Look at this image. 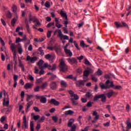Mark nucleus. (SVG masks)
<instances>
[{"label": "nucleus", "mask_w": 131, "mask_h": 131, "mask_svg": "<svg viewBox=\"0 0 131 131\" xmlns=\"http://www.w3.org/2000/svg\"><path fill=\"white\" fill-rule=\"evenodd\" d=\"M74 44L75 47H76V49L78 50V51H80V48L78 47V44L76 42V41H74Z\"/></svg>", "instance_id": "nucleus-43"}, {"label": "nucleus", "mask_w": 131, "mask_h": 131, "mask_svg": "<svg viewBox=\"0 0 131 131\" xmlns=\"http://www.w3.org/2000/svg\"><path fill=\"white\" fill-rule=\"evenodd\" d=\"M19 62H18V66L22 69V71H25V68H24V65L23 64V63L22 62V61L20 60V59H18Z\"/></svg>", "instance_id": "nucleus-16"}, {"label": "nucleus", "mask_w": 131, "mask_h": 131, "mask_svg": "<svg viewBox=\"0 0 131 131\" xmlns=\"http://www.w3.org/2000/svg\"><path fill=\"white\" fill-rule=\"evenodd\" d=\"M71 129L70 130H76V126L75 124H74L73 126H71Z\"/></svg>", "instance_id": "nucleus-59"}, {"label": "nucleus", "mask_w": 131, "mask_h": 131, "mask_svg": "<svg viewBox=\"0 0 131 131\" xmlns=\"http://www.w3.org/2000/svg\"><path fill=\"white\" fill-rule=\"evenodd\" d=\"M99 99H101V101L102 103H105L107 101V97L105 96V94H102L96 96L94 98V101H98Z\"/></svg>", "instance_id": "nucleus-3"}, {"label": "nucleus", "mask_w": 131, "mask_h": 131, "mask_svg": "<svg viewBox=\"0 0 131 131\" xmlns=\"http://www.w3.org/2000/svg\"><path fill=\"white\" fill-rule=\"evenodd\" d=\"M80 46L82 48H85V43H84V41H83V40L80 41Z\"/></svg>", "instance_id": "nucleus-44"}, {"label": "nucleus", "mask_w": 131, "mask_h": 131, "mask_svg": "<svg viewBox=\"0 0 131 131\" xmlns=\"http://www.w3.org/2000/svg\"><path fill=\"white\" fill-rule=\"evenodd\" d=\"M93 116H95V117L94 118V120H93L92 121V123H96V121L98 120V119H99V115H98V112H97V111H94L93 112Z\"/></svg>", "instance_id": "nucleus-9"}, {"label": "nucleus", "mask_w": 131, "mask_h": 131, "mask_svg": "<svg viewBox=\"0 0 131 131\" xmlns=\"http://www.w3.org/2000/svg\"><path fill=\"white\" fill-rule=\"evenodd\" d=\"M114 86H111V88H112L113 89H114L115 90H121L122 89V87L121 85H114V83H113Z\"/></svg>", "instance_id": "nucleus-31"}, {"label": "nucleus", "mask_w": 131, "mask_h": 131, "mask_svg": "<svg viewBox=\"0 0 131 131\" xmlns=\"http://www.w3.org/2000/svg\"><path fill=\"white\" fill-rule=\"evenodd\" d=\"M122 24L123 25V27H126V28H128V29H129V27H128V26L125 23L122 21Z\"/></svg>", "instance_id": "nucleus-50"}, {"label": "nucleus", "mask_w": 131, "mask_h": 131, "mask_svg": "<svg viewBox=\"0 0 131 131\" xmlns=\"http://www.w3.org/2000/svg\"><path fill=\"white\" fill-rule=\"evenodd\" d=\"M27 61L30 62H34V61H37V57L36 56L31 57L30 56H28L27 57Z\"/></svg>", "instance_id": "nucleus-12"}, {"label": "nucleus", "mask_w": 131, "mask_h": 131, "mask_svg": "<svg viewBox=\"0 0 131 131\" xmlns=\"http://www.w3.org/2000/svg\"><path fill=\"white\" fill-rule=\"evenodd\" d=\"M54 50L57 54H60L61 52H62V50L61 49V47L60 46H54Z\"/></svg>", "instance_id": "nucleus-14"}, {"label": "nucleus", "mask_w": 131, "mask_h": 131, "mask_svg": "<svg viewBox=\"0 0 131 131\" xmlns=\"http://www.w3.org/2000/svg\"><path fill=\"white\" fill-rule=\"evenodd\" d=\"M18 52L19 54H22L23 52V49H22V47H20L18 49H17Z\"/></svg>", "instance_id": "nucleus-53"}, {"label": "nucleus", "mask_w": 131, "mask_h": 131, "mask_svg": "<svg viewBox=\"0 0 131 131\" xmlns=\"http://www.w3.org/2000/svg\"><path fill=\"white\" fill-rule=\"evenodd\" d=\"M30 126L31 131H34V124L33 123V121L30 122Z\"/></svg>", "instance_id": "nucleus-35"}, {"label": "nucleus", "mask_w": 131, "mask_h": 131, "mask_svg": "<svg viewBox=\"0 0 131 131\" xmlns=\"http://www.w3.org/2000/svg\"><path fill=\"white\" fill-rule=\"evenodd\" d=\"M34 40L36 42H41L45 40V39H43V38H40L39 39L35 38L34 39Z\"/></svg>", "instance_id": "nucleus-28"}, {"label": "nucleus", "mask_w": 131, "mask_h": 131, "mask_svg": "<svg viewBox=\"0 0 131 131\" xmlns=\"http://www.w3.org/2000/svg\"><path fill=\"white\" fill-rule=\"evenodd\" d=\"M50 86L51 90L52 91H56L58 88V84H57V82L52 81L51 82L50 84Z\"/></svg>", "instance_id": "nucleus-5"}, {"label": "nucleus", "mask_w": 131, "mask_h": 131, "mask_svg": "<svg viewBox=\"0 0 131 131\" xmlns=\"http://www.w3.org/2000/svg\"><path fill=\"white\" fill-rule=\"evenodd\" d=\"M74 98L75 100H78L79 99V97H78V95L77 94H75L73 95Z\"/></svg>", "instance_id": "nucleus-64"}, {"label": "nucleus", "mask_w": 131, "mask_h": 131, "mask_svg": "<svg viewBox=\"0 0 131 131\" xmlns=\"http://www.w3.org/2000/svg\"><path fill=\"white\" fill-rule=\"evenodd\" d=\"M47 86H48V82H45L41 86V89H46Z\"/></svg>", "instance_id": "nucleus-42"}, {"label": "nucleus", "mask_w": 131, "mask_h": 131, "mask_svg": "<svg viewBox=\"0 0 131 131\" xmlns=\"http://www.w3.org/2000/svg\"><path fill=\"white\" fill-rule=\"evenodd\" d=\"M33 85V84H31L30 83H26L24 86V89H25L26 90H28V89H32Z\"/></svg>", "instance_id": "nucleus-15"}, {"label": "nucleus", "mask_w": 131, "mask_h": 131, "mask_svg": "<svg viewBox=\"0 0 131 131\" xmlns=\"http://www.w3.org/2000/svg\"><path fill=\"white\" fill-rule=\"evenodd\" d=\"M60 14L61 17H62V18H65L66 20H67V18H68V16L67 15V14L66 13L64 12V11L61 10L60 11Z\"/></svg>", "instance_id": "nucleus-17"}, {"label": "nucleus", "mask_w": 131, "mask_h": 131, "mask_svg": "<svg viewBox=\"0 0 131 131\" xmlns=\"http://www.w3.org/2000/svg\"><path fill=\"white\" fill-rule=\"evenodd\" d=\"M42 82V78L37 79L36 80L37 83H41Z\"/></svg>", "instance_id": "nucleus-61"}, {"label": "nucleus", "mask_w": 131, "mask_h": 131, "mask_svg": "<svg viewBox=\"0 0 131 131\" xmlns=\"http://www.w3.org/2000/svg\"><path fill=\"white\" fill-rule=\"evenodd\" d=\"M12 16H13V14L11 13V11L8 10L6 14V17H7V18H9L10 19L12 18Z\"/></svg>", "instance_id": "nucleus-34"}, {"label": "nucleus", "mask_w": 131, "mask_h": 131, "mask_svg": "<svg viewBox=\"0 0 131 131\" xmlns=\"http://www.w3.org/2000/svg\"><path fill=\"white\" fill-rule=\"evenodd\" d=\"M6 118L5 116L2 117V118L0 119L1 122H2V123H4V121H5V120H6Z\"/></svg>", "instance_id": "nucleus-58"}, {"label": "nucleus", "mask_w": 131, "mask_h": 131, "mask_svg": "<svg viewBox=\"0 0 131 131\" xmlns=\"http://www.w3.org/2000/svg\"><path fill=\"white\" fill-rule=\"evenodd\" d=\"M71 100L74 106H76V105H78V103H77V101H75L76 100L75 99H73V98H71Z\"/></svg>", "instance_id": "nucleus-33"}, {"label": "nucleus", "mask_w": 131, "mask_h": 131, "mask_svg": "<svg viewBox=\"0 0 131 131\" xmlns=\"http://www.w3.org/2000/svg\"><path fill=\"white\" fill-rule=\"evenodd\" d=\"M52 36V31H48L47 32V37L50 38Z\"/></svg>", "instance_id": "nucleus-48"}, {"label": "nucleus", "mask_w": 131, "mask_h": 131, "mask_svg": "<svg viewBox=\"0 0 131 131\" xmlns=\"http://www.w3.org/2000/svg\"><path fill=\"white\" fill-rule=\"evenodd\" d=\"M45 7L46 8H50L51 7V5H50V2L47 1L46 3H45Z\"/></svg>", "instance_id": "nucleus-54"}, {"label": "nucleus", "mask_w": 131, "mask_h": 131, "mask_svg": "<svg viewBox=\"0 0 131 131\" xmlns=\"http://www.w3.org/2000/svg\"><path fill=\"white\" fill-rule=\"evenodd\" d=\"M103 74V72L101 71L100 69L98 70L96 73H95V75H98V76H100V75H102Z\"/></svg>", "instance_id": "nucleus-32"}, {"label": "nucleus", "mask_w": 131, "mask_h": 131, "mask_svg": "<svg viewBox=\"0 0 131 131\" xmlns=\"http://www.w3.org/2000/svg\"><path fill=\"white\" fill-rule=\"evenodd\" d=\"M57 69V65L53 64L52 68H49V70H51V71H54V70H56Z\"/></svg>", "instance_id": "nucleus-38"}, {"label": "nucleus", "mask_w": 131, "mask_h": 131, "mask_svg": "<svg viewBox=\"0 0 131 131\" xmlns=\"http://www.w3.org/2000/svg\"><path fill=\"white\" fill-rule=\"evenodd\" d=\"M29 102L27 105V108H26V112H28V110H29V108H30V106H31V105H32V104H33V101H28Z\"/></svg>", "instance_id": "nucleus-23"}, {"label": "nucleus", "mask_w": 131, "mask_h": 131, "mask_svg": "<svg viewBox=\"0 0 131 131\" xmlns=\"http://www.w3.org/2000/svg\"><path fill=\"white\" fill-rule=\"evenodd\" d=\"M26 27L27 29V30L28 32V33H30V28L29 27V24H27V25H26Z\"/></svg>", "instance_id": "nucleus-45"}, {"label": "nucleus", "mask_w": 131, "mask_h": 131, "mask_svg": "<svg viewBox=\"0 0 131 131\" xmlns=\"http://www.w3.org/2000/svg\"><path fill=\"white\" fill-rule=\"evenodd\" d=\"M77 73L79 75H80V74H81V73H82V69H81V68H78L77 70Z\"/></svg>", "instance_id": "nucleus-39"}, {"label": "nucleus", "mask_w": 131, "mask_h": 131, "mask_svg": "<svg viewBox=\"0 0 131 131\" xmlns=\"http://www.w3.org/2000/svg\"><path fill=\"white\" fill-rule=\"evenodd\" d=\"M38 20V19L36 18V16H33L32 17V21H33V23H35V22H36Z\"/></svg>", "instance_id": "nucleus-47"}, {"label": "nucleus", "mask_w": 131, "mask_h": 131, "mask_svg": "<svg viewBox=\"0 0 131 131\" xmlns=\"http://www.w3.org/2000/svg\"><path fill=\"white\" fill-rule=\"evenodd\" d=\"M10 48L13 52V58H16V56H17V52H16V50H15V44H11Z\"/></svg>", "instance_id": "nucleus-13"}, {"label": "nucleus", "mask_w": 131, "mask_h": 131, "mask_svg": "<svg viewBox=\"0 0 131 131\" xmlns=\"http://www.w3.org/2000/svg\"><path fill=\"white\" fill-rule=\"evenodd\" d=\"M54 25H55L54 22L50 23L47 25V27L48 28H50V27H51V26H54Z\"/></svg>", "instance_id": "nucleus-41"}, {"label": "nucleus", "mask_w": 131, "mask_h": 131, "mask_svg": "<svg viewBox=\"0 0 131 131\" xmlns=\"http://www.w3.org/2000/svg\"><path fill=\"white\" fill-rule=\"evenodd\" d=\"M52 120H54V122H58V118L56 116L52 117Z\"/></svg>", "instance_id": "nucleus-60"}, {"label": "nucleus", "mask_w": 131, "mask_h": 131, "mask_svg": "<svg viewBox=\"0 0 131 131\" xmlns=\"http://www.w3.org/2000/svg\"><path fill=\"white\" fill-rule=\"evenodd\" d=\"M66 115H73L74 114V111L72 110H69L66 112Z\"/></svg>", "instance_id": "nucleus-25"}, {"label": "nucleus", "mask_w": 131, "mask_h": 131, "mask_svg": "<svg viewBox=\"0 0 131 131\" xmlns=\"http://www.w3.org/2000/svg\"><path fill=\"white\" fill-rule=\"evenodd\" d=\"M33 98V95H27V102H29V100H31V98Z\"/></svg>", "instance_id": "nucleus-40"}, {"label": "nucleus", "mask_w": 131, "mask_h": 131, "mask_svg": "<svg viewBox=\"0 0 131 131\" xmlns=\"http://www.w3.org/2000/svg\"><path fill=\"white\" fill-rule=\"evenodd\" d=\"M69 93L72 98L73 97V96L75 95V94H74V92H73L72 90L69 91Z\"/></svg>", "instance_id": "nucleus-46"}, {"label": "nucleus", "mask_w": 131, "mask_h": 131, "mask_svg": "<svg viewBox=\"0 0 131 131\" xmlns=\"http://www.w3.org/2000/svg\"><path fill=\"white\" fill-rule=\"evenodd\" d=\"M39 69H40V72H39V74L40 75H42V74H45V71L43 69H45L43 68L42 67H39Z\"/></svg>", "instance_id": "nucleus-36"}, {"label": "nucleus", "mask_w": 131, "mask_h": 131, "mask_svg": "<svg viewBox=\"0 0 131 131\" xmlns=\"http://www.w3.org/2000/svg\"><path fill=\"white\" fill-rule=\"evenodd\" d=\"M45 62L42 59H40L37 63V66H39V67H42V65Z\"/></svg>", "instance_id": "nucleus-27"}, {"label": "nucleus", "mask_w": 131, "mask_h": 131, "mask_svg": "<svg viewBox=\"0 0 131 131\" xmlns=\"http://www.w3.org/2000/svg\"><path fill=\"white\" fill-rule=\"evenodd\" d=\"M56 78H57V75L52 74L48 80L49 81H54Z\"/></svg>", "instance_id": "nucleus-24"}, {"label": "nucleus", "mask_w": 131, "mask_h": 131, "mask_svg": "<svg viewBox=\"0 0 131 131\" xmlns=\"http://www.w3.org/2000/svg\"><path fill=\"white\" fill-rule=\"evenodd\" d=\"M85 81H86V80H79L76 83V84L78 88H81V86H84V82H85Z\"/></svg>", "instance_id": "nucleus-8"}, {"label": "nucleus", "mask_w": 131, "mask_h": 131, "mask_svg": "<svg viewBox=\"0 0 131 131\" xmlns=\"http://www.w3.org/2000/svg\"><path fill=\"white\" fill-rule=\"evenodd\" d=\"M89 72L86 70H85V71H84V73H83V76H86V77H88V76H89Z\"/></svg>", "instance_id": "nucleus-49"}, {"label": "nucleus", "mask_w": 131, "mask_h": 131, "mask_svg": "<svg viewBox=\"0 0 131 131\" xmlns=\"http://www.w3.org/2000/svg\"><path fill=\"white\" fill-rule=\"evenodd\" d=\"M40 102V103H42V104H46V103H47V98L43 96H41Z\"/></svg>", "instance_id": "nucleus-20"}, {"label": "nucleus", "mask_w": 131, "mask_h": 131, "mask_svg": "<svg viewBox=\"0 0 131 131\" xmlns=\"http://www.w3.org/2000/svg\"><path fill=\"white\" fill-rule=\"evenodd\" d=\"M55 26L57 27V28H61L63 26L58 23H56Z\"/></svg>", "instance_id": "nucleus-51"}, {"label": "nucleus", "mask_w": 131, "mask_h": 131, "mask_svg": "<svg viewBox=\"0 0 131 131\" xmlns=\"http://www.w3.org/2000/svg\"><path fill=\"white\" fill-rule=\"evenodd\" d=\"M68 62H69V63L72 64V65L73 64H76L77 63V60H76V59H75V58L74 57H73L72 58H68Z\"/></svg>", "instance_id": "nucleus-10"}, {"label": "nucleus", "mask_w": 131, "mask_h": 131, "mask_svg": "<svg viewBox=\"0 0 131 131\" xmlns=\"http://www.w3.org/2000/svg\"><path fill=\"white\" fill-rule=\"evenodd\" d=\"M113 94H115V92L113 91V90H111L110 92H108L105 94V96H107V98H110L112 96H113Z\"/></svg>", "instance_id": "nucleus-18"}, {"label": "nucleus", "mask_w": 131, "mask_h": 131, "mask_svg": "<svg viewBox=\"0 0 131 131\" xmlns=\"http://www.w3.org/2000/svg\"><path fill=\"white\" fill-rule=\"evenodd\" d=\"M99 86H100L101 90H108V89H110L111 86H114L113 85V81L110 82V80H107L105 84L103 83H100Z\"/></svg>", "instance_id": "nucleus-1"}, {"label": "nucleus", "mask_w": 131, "mask_h": 131, "mask_svg": "<svg viewBox=\"0 0 131 131\" xmlns=\"http://www.w3.org/2000/svg\"><path fill=\"white\" fill-rule=\"evenodd\" d=\"M4 96H7V98L4 97L3 100V106H6V107H9V104L10 103V98H9V94L6 92V90L3 91Z\"/></svg>", "instance_id": "nucleus-2"}, {"label": "nucleus", "mask_w": 131, "mask_h": 131, "mask_svg": "<svg viewBox=\"0 0 131 131\" xmlns=\"http://www.w3.org/2000/svg\"><path fill=\"white\" fill-rule=\"evenodd\" d=\"M12 10L13 13L16 15L17 14V6L15 5V4H13L12 6Z\"/></svg>", "instance_id": "nucleus-26"}, {"label": "nucleus", "mask_w": 131, "mask_h": 131, "mask_svg": "<svg viewBox=\"0 0 131 131\" xmlns=\"http://www.w3.org/2000/svg\"><path fill=\"white\" fill-rule=\"evenodd\" d=\"M34 92H39V86H37L34 89Z\"/></svg>", "instance_id": "nucleus-62"}, {"label": "nucleus", "mask_w": 131, "mask_h": 131, "mask_svg": "<svg viewBox=\"0 0 131 131\" xmlns=\"http://www.w3.org/2000/svg\"><path fill=\"white\" fill-rule=\"evenodd\" d=\"M64 52L67 55H68L69 57H72V52L70 50L66 49H64Z\"/></svg>", "instance_id": "nucleus-19"}, {"label": "nucleus", "mask_w": 131, "mask_h": 131, "mask_svg": "<svg viewBox=\"0 0 131 131\" xmlns=\"http://www.w3.org/2000/svg\"><path fill=\"white\" fill-rule=\"evenodd\" d=\"M84 63L85 65H86L87 66H91L92 65V64L91 63V62H90V61H89L88 59H85L84 60Z\"/></svg>", "instance_id": "nucleus-37"}, {"label": "nucleus", "mask_w": 131, "mask_h": 131, "mask_svg": "<svg viewBox=\"0 0 131 131\" xmlns=\"http://www.w3.org/2000/svg\"><path fill=\"white\" fill-rule=\"evenodd\" d=\"M22 127L23 128H25V129H26V128H28V122H27L26 116H24Z\"/></svg>", "instance_id": "nucleus-6"}, {"label": "nucleus", "mask_w": 131, "mask_h": 131, "mask_svg": "<svg viewBox=\"0 0 131 131\" xmlns=\"http://www.w3.org/2000/svg\"><path fill=\"white\" fill-rule=\"evenodd\" d=\"M93 105V103L91 101H89L88 102L87 104H86V106L87 107H92V105Z\"/></svg>", "instance_id": "nucleus-63"}, {"label": "nucleus", "mask_w": 131, "mask_h": 131, "mask_svg": "<svg viewBox=\"0 0 131 131\" xmlns=\"http://www.w3.org/2000/svg\"><path fill=\"white\" fill-rule=\"evenodd\" d=\"M50 104L54 105V106H59V105H60V102L56 100V99L52 98L50 100Z\"/></svg>", "instance_id": "nucleus-11"}, {"label": "nucleus", "mask_w": 131, "mask_h": 131, "mask_svg": "<svg viewBox=\"0 0 131 131\" xmlns=\"http://www.w3.org/2000/svg\"><path fill=\"white\" fill-rule=\"evenodd\" d=\"M38 51H39V54H40L41 56H43L45 55V52H43V50H42V48H39Z\"/></svg>", "instance_id": "nucleus-30"}, {"label": "nucleus", "mask_w": 131, "mask_h": 131, "mask_svg": "<svg viewBox=\"0 0 131 131\" xmlns=\"http://www.w3.org/2000/svg\"><path fill=\"white\" fill-rule=\"evenodd\" d=\"M60 85L62 86V88H67V86H68L67 83L64 80L61 81Z\"/></svg>", "instance_id": "nucleus-22"}, {"label": "nucleus", "mask_w": 131, "mask_h": 131, "mask_svg": "<svg viewBox=\"0 0 131 131\" xmlns=\"http://www.w3.org/2000/svg\"><path fill=\"white\" fill-rule=\"evenodd\" d=\"M16 22H17V19H16V18H13L11 21V24H13L14 25L16 24Z\"/></svg>", "instance_id": "nucleus-57"}, {"label": "nucleus", "mask_w": 131, "mask_h": 131, "mask_svg": "<svg viewBox=\"0 0 131 131\" xmlns=\"http://www.w3.org/2000/svg\"><path fill=\"white\" fill-rule=\"evenodd\" d=\"M73 122H74V119H70L68 122V127H71L72 124H73Z\"/></svg>", "instance_id": "nucleus-21"}, {"label": "nucleus", "mask_w": 131, "mask_h": 131, "mask_svg": "<svg viewBox=\"0 0 131 131\" xmlns=\"http://www.w3.org/2000/svg\"><path fill=\"white\" fill-rule=\"evenodd\" d=\"M33 109L35 112H40V110H39V108L36 106H34Z\"/></svg>", "instance_id": "nucleus-56"}, {"label": "nucleus", "mask_w": 131, "mask_h": 131, "mask_svg": "<svg viewBox=\"0 0 131 131\" xmlns=\"http://www.w3.org/2000/svg\"><path fill=\"white\" fill-rule=\"evenodd\" d=\"M59 67L60 68V71L61 72H65L68 70V68L67 67L66 63H65V62L63 61H60Z\"/></svg>", "instance_id": "nucleus-4"}, {"label": "nucleus", "mask_w": 131, "mask_h": 131, "mask_svg": "<svg viewBox=\"0 0 131 131\" xmlns=\"http://www.w3.org/2000/svg\"><path fill=\"white\" fill-rule=\"evenodd\" d=\"M51 57H52V55L51 54H47V55H45V58L47 60H50V59H51Z\"/></svg>", "instance_id": "nucleus-55"}, {"label": "nucleus", "mask_w": 131, "mask_h": 131, "mask_svg": "<svg viewBox=\"0 0 131 131\" xmlns=\"http://www.w3.org/2000/svg\"><path fill=\"white\" fill-rule=\"evenodd\" d=\"M115 25L117 29L123 27V26L121 24H119L117 21L115 22Z\"/></svg>", "instance_id": "nucleus-29"}, {"label": "nucleus", "mask_w": 131, "mask_h": 131, "mask_svg": "<svg viewBox=\"0 0 131 131\" xmlns=\"http://www.w3.org/2000/svg\"><path fill=\"white\" fill-rule=\"evenodd\" d=\"M45 119H46V117L42 116L40 119L39 120V122H43V121H45Z\"/></svg>", "instance_id": "nucleus-52"}, {"label": "nucleus", "mask_w": 131, "mask_h": 131, "mask_svg": "<svg viewBox=\"0 0 131 131\" xmlns=\"http://www.w3.org/2000/svg\"><path fill=\"white\" fill-rule=\"evenodd\" d=\"M58 36L60 37V39H62V38H63V39H69V37L67 35H64L63 34H62V31L61 30H58Z\"/></svg>", "instance_id": "nucleus-7"}]
</instances>
